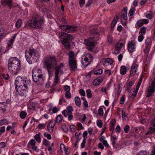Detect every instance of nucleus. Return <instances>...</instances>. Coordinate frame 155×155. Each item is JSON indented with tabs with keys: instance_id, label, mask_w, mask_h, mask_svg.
<instances>
[{
	"instance_id": "50",
	"label": "nucleus",
	"mask_w": 155,
	"mask_h": 155,
	"mask_svg": "<svg viewBox=\"0 0 155 155\" xmlns=\"http://www.w3.org/2000/svg\"><path fill=\"white\" fill-rule=\"evenodd\" d=\"M45 126L46 124H40L38 125V127L40 129H42L45 128Z\"/></svg>"
},
{
	"instance_id": "9",
	"label": "nucleus",
	"mask_w": 155,
	"mask_h": 155,
	"mask_svg": "<svg viewBox=\"0 0 155 155\" xmlns=\"http://www.w3.org/2000/svg\"><path fill=\"white\" fill-rule=\"evenodd\" d=\"M25 52H26V54L31 57H32L33 55L37 58L39 56V52L32 48H29L28 50H26Z\"/></svg>"
},
{
	"instance_id": "43",
	"label": "nucleus",
	"mask_w": 155,
	"mask_h": 155,
	"mask_svg": "<svg viewBox=\"0 0 155 155\" xmlns=\"http://www.w3.org/2000/svg\"><path fill=\"white\" fill-rule=\"evenodd\" d=\"M97 126L100 128H101L102 127L103 123L102 121L101 120H98L97 121Z\"/></svg>"
},
{
	"instance_id": "24",
	"label": "nucleus",
	"mask_w": 155,
	"mask_h": 155,
	"mask_svg": "<svg viewBox=\"0 0 155 155\" xmlns=\"http://www.w3.org/2000/svg\"><path fill=\"white\" fill-rule=\"evenodd\" d=\"M74 101L76 105L77 106L79 107L81 106V102L80 98L78 96L76 97H75Z\"/></svg>"
},
{
	"instance_id": "55",
	"label": "nucleus",
	"mask_w": 155,
	"mask_h": 155,
	"mask_svg": "<svg viewBox=\"0 0 155 155\" xmlns=\"http://www.w3.org/2000/svg\"><path fill=\"white\" fill-rule=\"evenodd\" d=\"M85 3V0H79V3L80 7H82Z\"/></svg>"
},
{
	"instance_id": "7",
	"label": "nucleus",
	"mask_w": 155,
	"mask_h": 155,
	"mask_svg": "<svg viewBox=\"0 0 155 155\" xmlns=\"http://www.w3.org/2000/svg\"><path fill=\"white\" fill-rule=\"evenodd\" d=\"M95 41V39L94 37H91L88 39H86L84 40V43L86 45L87 48L92 52L94 51L95 45L94 44Z\"/></svg>"
},
{
	"instance_id": "14",
	"label": "nucleus",
	"mask_w": 155,
	"mask_h": 155,
	"mask_svg": "<svg viewBox=\"0 0 155 155\" xmlns=\"http://www.w3.org/2000/svg\"><path fill=\"white\" fill-rule=\"evenodd\" d=\"M137 67L138 65L137 64H133L132 65L130 72V75L131 76H133L136 74Z\"/></svg>"
},
{
	"instance_id": "45",
	"label": "nucleus",
	"mask_w": 155,
	"mask_h": 155,
	"mask_svg": "<svg viewBox=\"0 0 155 155\" xmlns=\"http://www.w3.org/2000/svg\"><path fill=\"white\" fill-rule=\"evenodd\" d=\"M122 17L124 20H126L127 19V13L122 12Z\"/></svg>"
},
{
	"instance_id": "47",
	"label": "nucleus",
	"mask_w": 155,
	"mask_h": 155,
	"mask_svg": "<svg viewBox=\"0 0 155 155\" xmlns=\"http://www.w3.org/2000/svg\"><path fill=\"white\" fill-rule=\"evenodd\" d=\"M136 24L139 27H141L143 25L141 19L138 20Z\"/></svg>"
},
{
	"instance_id": "3",
	"label": "nucleus",
	"mask_w": 155,
	"mask_h": 155,
	"mask_svg": "<svg viewBox=\"0 0 155 155\" xmlns=\"http://www.w3.org/2000/svg\"><path fill=\"white\" fill-rule=\"evenodd\" d=\"M45 66L47 68L49 76H51L52 72L57 65L56 58L54 56H49L44 60Z\"/></svg>"
},
{
	"instance_id": "27",
	"label": "nucleus",
	"mask_w": 155,
	"mask_h": 155,
	"mask_svg": "<svg viewBox=\"0 0 155 155\" xmlns=\"http://www.w3.org/2000/svg\"><path fill=\"white\" fill-rule=\"evenodd\" d=\"M118 18V16H117L116 17H115L113 21H112L111 24V28L113 29L114 28V26L117 21Z\"/></svg>"
},
{
	"instance_id": "54",
	"label": "nucleus",
	"mask_w": 155,
	"mask_h": 155,
	"mask_svg": "<svg viewBox=\"0 0 155 155\" xmlns=\"http://www.w3.org/2000/svg\"><path fill=\"white\" fill-rule=\"evenodd\" d=\"M93 0H89L87 3L86 4L85 6L86 7H89L92 3Z\"/></svg>"
},
{
	"instance_id": "39",
	"label": "nucleus",
	"mask_w": 155,
	"mask_h": 155,
	"mask_svg": "<svg viewBox=\"0 0 155 155\" xmlns=\"http://www.w3.org/2000/svg\"><path fill=\"white\" fill-rule=\"evenodd\" d=\"M103 72L102 69H99L94 72V73L96 75H99L101 74Z\"/></svg>"
},
{
	"instance_id": "64",
	"label": "nucleus",
	"mask_w": 155,
	"mask_h": 155,
	"mask_svg": "<svg viewBox=\"0 0 155 155\" xmlns=\"http://www.w3.org/2000/svg\"><path fill=\"white\" fill-rule=\"evenodd\" d=\"M103 144L106 147H108L109 145L107 143V141L106 140H104L102 142Z\"/></svg>"
},
{
	"instance_id": "38",
	"label": "nucleus",
	"mask_w": 155,
	"mask_h": 155,
	"mask_svg": "<svg viewBox=\"0 0 155 155\" xmlns=\"http://www.w3.org/2000/svg\"><path fill=\"white\" fill-rule=\"evenodd\" d=\"M35 141L33 139H32L31 141L29 142L28 146V148L29 147V146L31 145L32 146H35Z\"/></svg>"
},
{
	"instance_id": "17",
	"label": "nucleus",
	"mask_w": 155,
	"mask_h": 155,
	"mask_svg": "<svg viewBox=\"0 0 155 155\" xmlns=\"http://www.w3.org/2000/svg\"><path fill=\"white\" fill-rule=\"evenodd\" d=\"M102 63L104 65H111L113 63L112 60L110 58L103 59L102 61Z\"/></svg>"
},
{
	"instance_id": "48",
	"label": "nucleus",
	"mask_w": 155,
	"mask_h": 155,
	"mask_svg": "<svg viewBox=\"0 0 155 155\" xmlns=\"http://www.w3.org/2000/svg\"><path fill=\"white\" fill-rule=\"evenodd\" d=\"M44 135L45 137H46L47 138L48 140H51V134H47L46 133H45Z\"/></svg>"
},
{
	"instance_id": "35",
	"label": "nucleus",
	"mask_w": 155,
	"mask_h": 155,
	"mask_svg": "<svg viewBox=\"0 0 155 155\" xmlns=\"http://www.w3.org/2000/svg\"><path fill=\"white\" fill-rule=\"evenodd\" d=\"M69 56L70 59L69 60H76L74 58V53L72 51H71L69 54Z\"/></svg>"
},
{
	"instance_id": "36",
	"label": "nucleus",
	"mask_w": 155,
	"mask_h": 155,
	"mask_svg": "<svg viewBox=\"0 0 155 155\" xmlns=\"http://www.w3.org/2000/svg\"><path fill=\"white\" fill-rule=\"evenodd\" d=\"M0 107L1 109L3 112H5L6 110V107L3 103H0Z\"/></svg>"
},
{
	"instance_id": "44",
	"label": "nucleus",
	"mask_w": 155,
	"mask_h": 155,
	"mask_svg": "<svg viewBox=\"0 0 155 155\" xmlns=\"http://www.w3.org/2000/svg\"><path fill=\"white\" fill-rule=\"evenodd\" d=\"M130 129V127L127 124L125 126L124 129V130L125 133H127L128 132Z\"/></svg>"
},
{
	"instance_id": "19",
	"label": "nucleus",
	"mask_w": 155,
	"mask_h": 155,
	"mask_svg": "<svg viewBox=\"0 0 155 155\" xmlns=\"http://www.w3.org/2000/svg\"><path fill=\"white\" fill-rule=\"evenodd\" d=\"M2 4L3 5H7L11 9L12 5V0H1Z\"/></svg>"
},
{
	"instance_id": "60",
	"label": "nucleus",
	"mask_w": 155,
	"mask_h": 155,
	"mask_svg": "<svg viewBox=\"0 0 155 155\" xmlns=\"http://www.w3.org/2000/svg\"><path fill=\"white\" fill-rule=\"evenodd\" d=\"M60 149L61 151H62V150H65V146L64 145L63 143H61L60 144Z\"/></svg>"
},
{
	"instance_id": "21",
	"label": "nucleus",
	"mask_w": 155,
	"mask_h": 155,
	"mask_svg": "<svg viewBox=\"0 0 155 155\" xmlns=\"http://www.w3.org/2000/svg\"><path fill=\"white\" fill-rule=\"evenodd\" d=\"M37 107V104L35 102H32L28 104V108L30 110H34Z\"/></svg>"
},
{
	"instance_id": "12",
	"label": "nucleus",
	"mask_w": 155,
	"mask_h": 155,
	"mask_svg": "<svg viewBox=\"0 0 155 155\" xmlns=\"http://www.w3.org/2000/svg\"><path fill=\"white\" fill-rule=\"evenodd\" d=\"M142 76H141V77L140 78V80H139L137 84V85L136 86V90H135V89H132L131 90V91H131H133L134 92V94H132V95L134 96H135L137 94L139 89V87L140 85V84H141L142 81Z\"/></svg>"
},
{
	"instance_id": "51",
	"label": "nucleus",
	"mask_w": 155,
	"mask_h": 155,
	"mask_svg": "<svg viewBox=\"0 0 155 155\" xmlns=\"http://www.w3.org/2000/svg\"><path fill=\"white\" fill-rule=\"evenodd\" d=\"M65 97L67 98H71V94L70 92H66Z\"/></svg>"
},
{
	"instance_id": "46",
	"label": "nucleus",
	"mask_w": 155,
	"mask_h": 155,
	"mask_svg": "<svg viewBox=\"0 0 155 155\" xmlns=\"http://www.w3.org/2000/svg\"><path fill=\"white\" fill-rule=\"evenodd\" d=\"M77 133L76 132L75 134V136L76 137V139L77 142H78L81 139V137L79 135H76Z\"/></svg>"
},
{
	"instance_id": "63",
	"label": "nucleus",
	"mask_w": 155,
	"mask_h": 155,
	"mask_svg": "<svg viewBox=\"0 0 155 155\" xmlns=\"http://www.w3.org/2000/svg\"><path fill=\"white\" fill-rule=\"evenodd\" d=\"M64 89L66 92H70V87L68 85L65 86Z\"/></svg>"
},
{
	"instance_id": "62",
	"label": "nucleus",
	"mask_w": 155,
	"mask_h": 155,
	"mask_svg": "<svg viewBox=\"0 0 155 155\" xmlns=\"http://www.w3.org/2000/svg\"><path fill=\"white\" fill-rule=\"evenodd\" d=\"M86 142V140L83 139V141L81 145V147L82 148H84V147Z\"/></svg>"
},
{
	"instance_id": "49",
	"label": "nucleus",
	"mask_w": 155,
	"mask_h": 155,
	"mask_svg": "<svg viewBox=\"0 0 155 155\" xmlns=\"http://www.w3.org/2000/svg\"><path fill=\"white\" fill-rule=\"evenodd\" d=\"M79 93L82 96H84L85 95V91L82 89H81L80 90Z\"/></svg>"
},
{
	"instance_id": "18",
	"label": "nucleus",
	"mask_w": 155,
	"mask_h": 155,
	"mask_svg": "<svg viewBox=\"0 0 155 155\" xmlns=\"http://www.w3.org/2000/svg\"><path fill=\"white\" fill-rule=\"evenodd\" d=\"M53 122V120L50 121L47 126L48 130L50 133H51L53 132L54 128V124H51Z\"/></svg>"
},
{
	"instance_id": "34",
	"label": "nucleus",
	"mask_w": 155,
	"mask_h": 155,
	"mask_svg": "<svg viewBox=\"0 0 155 155\" xmlns=\"http://www.w3.org/2000/svg\"><path fill=\"white\" fill-rule=\"evenodd\" d=\"M8 124V121L6 119H3L0 120V125L7 124Z\"/></svg>"
},
{
	"instance_id": "53",
	"label": "nucleus",
	"mask_w": 155,
	"mask_h": 155,
	"mask_svg": "<svg viewBox=\"0 0 155 155\" xmlns=\"http://www.w3.org/2000/svg\"><path fill=\"white\" fill-rule=\"evenodd\" d=\"M125 100V97L124 95L122 96V97L120 98V103L121 104H124V103Z\"/></svg>"
},
{
	"instance_id": "5",
	"label": "nucleus",
	"mask_w": 155,
	"mask_h": 155,
	"mask_svg": "<svg viewBox=\"0 0 155 155\" xmlns=\"http://www.w3.org/2000/svg\"><path fill=\"white\" fill-rule=\"evenodd\" d=\"M43 23V17H41L37 14H35L29 23L28 26L31 28L38 29L41 27V25Z\"/></svg>"
},
{
	"instance_id": "23",
	"label": "nucleus",
	"mask_w": 155,
	"mask_h": 155,
	"mask_svg": "<svg viewBox=\"0 0 155 155\" xmlns=\"http://www.w3.org/2000/svg\"><path fill=\"white\" fill-rule=\"evenodd\" d=\"M152 127H150V129L153 132H155V118L151 121Z\"/></svg>"
},
{
	"instance_id": "58",
	"label": "nucleus",
	"mask_w": 155,
	"mask_h": 155,
	"mask_svg": "<svg viewBox=\"0 0 155 155\" xmlns=\"http://www.w3.org/2000/svg\"><path fill=\"white\" fill-rule=\"evenodd\" d=\"M87 131H85L84 132L83 134V137L84 138V139L86 140V139L87 138Z\"/></svg>"
},
{
	"instance_id": "31",
	"label": "nucleus",
	"mask_w": 155,
	"mask_h": 155,
	"mask_svg": "<svg viewBox=\"0 0 155 155\" xmlns=\"http://www.w3.org/2000/svg\"><path fill=\"white\" fill-rule=\"evenodd\" d=\"M97 28H95L91 30V33L92 34H95L97 35V36H99V32L97 31Z\"/></svg>"
},
{
	"instance_id": "52",
	"label": "nucleus",
	"mask_w": 155,
	"mask_h": 155,
	"mask_svg": "<svg viewBox=\"0 0 155 155\" xmlns=\"http://www.w3.org/2000/svg\"><path fill=\"white\" fill-rule=\"evenodd\" d=\"M137 155H147V153L144 151L140 152Z\"/></svg>"
},
{
	"instance_id": "13",
	"label": "nucleus",
	"mask_w": 155,
	"mask_h": 155,
	"mask_svg": "<svg viewBox=\"0 0 155 155\" xmlns=\"http://www.w3.org/2000/svg\"><path fill=\"white\" fill-rule=\"evenodd\" d=\"M135 48V43L131 41L129 42L127 46V48L129 51L130 53H132Z\"/></svg>"
},
{
	"instance_id": "2",
	"label": "nucleus",
	"mask_w": 155,
	"mask_h": 155,
	"mask_svg": "<svg viewBox=\"0 0 155 155\" xmlns=\"http://www.w3.org/2000/svg\"><path fill=\"white\" fill-rule=\"evenodd\" d=\"M8 66L9 71L13 74H17L21 69L20 61L17 57H11L8 60Z\"/></svg>"
},
{
	"instance_id": "28",
	"label": "nucleus",
	"mask_w": 155,
	"mask_h": 155,
	"mask_svg": "<svg viewBox=\"0 0 155 155\" xmlns=\"http://www.w3.org/2000/svg\"><path fill=\"white\" fill-rule=\"evenodd\" d=\"M82 64L84 67H86L87 66L89 65L91 63L90 61H87V60L84 59V61L82 60L81 62Z\"/></svg>"
},
{
	"instance_id": "25",
	"label": "nucleus",
	"mask_w": 155,
	"mask_h": 155,
	"mask_svg": "<svg viewBox=\"0 0 155 155\" xmlns=\"http://www.w3.org/2000/svg\"><path fill=\"white\" fill-rule=\"evenodd\" d=\"M25 57L26 59V60L28 62L29 64H32V61L31 60V59L32 58H32L29 57V55L26 54V52H25Z\"/></svg>"
},
{
	"instance_id": "20",
	"label": "nucleus",
	"mask_w": 155,
	"mask_h": 155,
	"mask_svg": "<svg viewBox=\"0 0 155 155\" xmlns=\"http://www.w3.org/2000/svg\"><path fill=\"white\" fill-rule=\"evenodd\" d=\"M116 122V120L115 119H113L110 122V130L111 131H112V134L113 133V131L114 130V124Z\"/></svg>"
},
{
	"instance_id": "6",
	"label": "nucleus",
	"mask_w": 155,
	"mask_h": 155,
	"mask_svg": "<svg viewBox=\"0 0 155 155\" xmlns=\"http://www.w3.org/2000/svg\"><path fill=\"white\" fill-rule=\"evenodd\" d=\"M32 77L33 81L37 84L41 85L43 83L45 77L42 74H40L38 72L36 71H33Z\"/></svg>"
},
{
	"instance_id": "33",
	"label": "nucleus",
	"mask_w": 155,
	"mask_h": 155,
	"mask_svg": "<svg viewBox=\"0 0 155 155\" xmlns=\"http://www.w3.org/2000/svg\"><path fill=\"white\" fill-rule=\"evenodd\" d=\"M67 113L68 114H72V112L73 111V109L72 107L68 106L67 107Z\"/></svg>"
},
{
	"instance_id": "32",
	"label": "nucleus",
	"mask_w": 155,
	"mask_h": 155,
	"mask_svg": "<svg viewBox=\"0 0 155 155\" xmlns=\"http://www.w3.org/2000/svg\"><path fill=\"white\" fill-rule=\"evenodd\" d=\"M62 119V116L61 115H59L56 117L55 122L60 123Z\"/></svg>"
},
{
	"instance_id": "22",
	"label": "nucleus",
	"mask_w": 155,
	"mask_h": 155,
	"mask_svg": "<svg viewBox=\"0 0 155 155\" xmlns=\"http://www.w3.org/2000/svg\"><path fill=\"white\" fill-rule=\"evenodd\" d=\"M102 78H97L94 79L93 82V84L95 86H97L100 84L102 81Z\"/></svg>"
},
{
	"instance_id": "40",
	"label": "nucleus",
	"mask_w": 155,
	"mask_h": 155,
	"mask_svg": "<svg viewBox=\"0 0 155 155\" xmlns=\"http://www.w3.org/2000/svg\"><path fill=\"white\" fill-rule=\"evenodd\" d=\"M22 20L21 19H18L16 22V27L19 28L21 26Z\"/></svg>"
},
{
	"instance_id": "29",
	"label": "nucleus",
	"mask_w": 155,
	"mask_h": 155,
	"mask_svg": "<svg viewBox=\"0 0 155 155\" xmlns=\"http://www.w3.org/2000/svg\"><path fill=\"white\" fill-rule=\"evenodd\" d=\"M40 133H38V134H36L34 137L36 141L38 143H40L41 141V138L40 136Z\"/></svg>"
},
{
	"instance_id": "42",
	"label": "nucleus",
	"mask_w": 155,
	"mask_h": 155,
	"mask_svg": "<svg viewBox=\"0 0 155 155\" xmlns=\"http://www.w3.org/2000/svg\"><path fill=\"white\" fill-rule=\"evenodd\" d=\"M98 113L100 116H102L103 115V110L102 108L100 107L98 110Z\"/></svg>"
},
{
	"instance_id": "4",
	"label": "nucleus",
	"mask_w": 155,
	"mask_h": 155,
	"mask_svg": "<svg viewBox=\"0 0 155 155\" xmlns=\"http://www.w3.org/2000/svg\"><path fill=\"white\" fill-rule=\"evenodd\" d=\"M59 37L63 40L61 41V43L67 50L71 48L70 42L73 38L72 35L64 32H61L59 34Z\"/></svg>"
},
{
	"instance_id": "37",
	"label": "nucleus",
	"mask_w": 155,
	"mask_h": 155,
	"mask_svg": "<svg viewBox=\"0 0 155 155\" xmlns=\"http://www.w3.org/2000/svg\"><path fill=\"white\" fill-rule=\"evenodd\" d=\"M26 115L27 113L26 112L24 111H22L20 113V116L21 118L24 119L25 118Z\"/></svg>"
},
{
	"instance_id": "57",
	"label": "nucleus",
	"mask_w": 155,
	"mask_h": 155,
	"mask_svg": "<svg viewBox=\"0 0 155 155\" xmlns=\"http://www.w3.org/2000/svg\"><path fill=\"white\" fill-rule=\"evenodd\" d=\"M146 17L149 19H151L152 18V14H147L146 15Z\"/></svg>"
},
{
	"instance_id": "11",
	"label": "nucleus",
	"mask_w": 155,
	"mask_h": 155,
	"mask_svg": "<svg viewBox=\"0 0 155 155\" xmlns=\"http://www.w3.org/2000/svg\"><path fill=\"white\" fill-rule=\"evenodd\" d=\"M69 63L71 70L74 71L77 68L76 60H69Z\"/></svg>"
},
{
	"instance_id": "10",
	"label": "nucleus",
	"mask_w": 155,
	"mask_h": 155,
	"mask_svg": "<svg viewBox=\"0 0 155 155\" xmlns=\"http://www.w3.org/2000/svg\"><path fill=\"white\" fill-rule=\"evenodd\" d=\"M63 66L64 64L62 63H61L59 65L57 66V65L56 66V67H55V78H56V83H57L58 81L59 80L58 75L60 72V71L61 70V68Z\"/></svg>"
},
{
	"instance_id": "61",
	"label": "nucleus",
	"mask_w": 155,
	"mask_h": 155,
	"mask_svg": "<svg viewBox=\"0 0 155 155\" xmlns=\"http://www.w3.org/2000/svg\"><path fill=\"white\" fill-rule=\"evenodd\" d=\"M141 20L143 24H147L148 23V20L146 19H143Z\"/></svg>"
},
{
	"instance_id": "30",
	"label": "nucleus",
	"mask_w": 155,
	"mask_h": 155,
	"mask_svg": "<svg viewBox=\"0 0 155 155\" xmlns=\"http://www.w3.org/2000/svg\"><path fill=\"white\" fill-rule=\"evenodd\" d=\"M147 28L145 27H143L140 29V31H139V34H141L142 35H144L146 32Z\"/></svg>"
},
{
	"instance_id": "41",
	"label": "nucleus",
	"mask_w": 155,
	"mask_h": 155,
	"mask_svg": "<svg viewBox=\"0 0 155 155\" xmlns=\"http://www.w3.org/2000/svg\"><path fill=\"white\" fill-rule=\"evenodd\" d=\"M86 93L87 97L89 98H90L92 97V94L90 89H88L86 91Z\"/></svg>"
},
{
	"instance_id": "26",
	"label": "nucleus",
	"mask_w": 155,
	"mask_h": 155,
	"mask_svg": "<svg viewBox=\"0 0 155 155\" xmlns=\"http://www.w3.org/2000/svg\"><path fill=\"white\" fill-rule=\"evenodd\" d=\"M127 68L125 66H122L120 70V73L122 75H124L127 72Z\"/></svg>"
},
{
	"instance_id": "59",
	"label": "nucleus",
	"mask_w": 155,
	"mask_h": 155,
	"mask_svg": "<svg viewBox=\"0 0 155 155\" xmlns=\"http://www.w3.org/2000/svg\"><path fill=\"white\" fill-rule=\"evenodd\" d=\"M143 35H141L138 36V40L140 42L142 41L144 38V37L143 36Z\"/></svg>"
},
{
	"instance_id": "8",
	"label": "nucleus",
	"mask_w": 155,
	"mask_h": 155,
	"mask_svg": "<svg viewBox=\"0 0 155 155\" xmlns=\"http://www.w3.org/2000/svg\"><path fill=\"white\" fill-rule=\"evenodd\" d=\"M60 28L63 31L67 32L73 33L77 31V27L74 25H61Z\"/></svg>"
},
{
	"instance_id": "15",
	"label": "nucleus",
	"mask_w": 155,
	"mask_h": 155,
	"mask_svg": "<svg viewBox=\"0 0 155 155\" xmlns=\"http://www.w3.org/2000/svg\"><path fill=\"white\" fill-rule=\"evenodd\" d=\"M155 90V87L151 85L149 87L147 91V94L146 97H150L154 93Z\"/></svg>"
},
{
	"instance_id": "1",
	"label": "nucleus",
	"mask_w": 155,
	"mask_h": 155,
	"mask_svg": "<svg viewBox=\"0 0 155 155\" xmlns=\"http://www.w3.org/2000/svg\"><path fill=\"white\" fill-rule=\"evenodd\" d=\"M31 83V80H26L25 77H18L16 79L15 83L16 94L24 96L28 91V89L30 86Z\"/></svg>"
},
{
	"instance_id": "56",
	"label": "nucleus",
	"mask_w": 155,
	"mask_h": 155,
	"mask_svg": "<svg viewBox=\"0 0 155 155\" xmlns=\"http://www.w3.org/2000/svg\"><path fill=\"white\" fill-rule=\"evenodd\" d=\"M5 126L2 127L0 129V135H1L5 131Z\"/></svg>"
},
{
	"instance_id": "16",
	"label": "nucleus",
	"mask_w": 155,
	"mask_h": 155,
	"mask_svg": "<svg viewBox=\"0 0 155 155\" xmlns=\"http://www.w3.org/2000/svg\"><path fill=\"white\" fill-rule=\"evenodd\" d=\"M82 58H84L87 61H90V62L91 63L93 59V57L91 54L86 53L83 55Z\"/></svg>"
}]
</instances>
